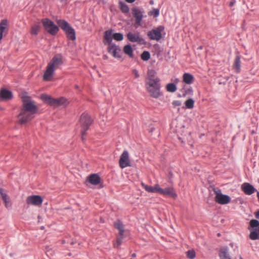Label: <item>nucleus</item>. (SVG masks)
I'll return each instance as SVG.
<instances>
[{"mask_svg": "<svg viewBox=\"0 0 259 259\" xmlns=\"http://www.w3.org/2000/svg\"><path fill=\"white\" fill-rule=\"evenodd\" d=\"M21 101L22 104L18 118L19 123L23 125L34 118L35 115L38 111V108L32 98L26 94L22 96Z\"/></svg>", "mask_w": 259, "mask_h": 259, "instance_id": "f257e3e1", "label": "nucleus"}, {"mask_svg": "<svg viewBox=\"0 0 259 259\" xmlns=\"http://www.w3.org/2000/svg\"><path fill=\"white\" fill-rule=\"evenodd\" d=\"M161 80L157 76L156 71L154 69H148L145 80L146 88L152 98L157 99L162 95L160 92Z\"/></svg>", "mask_w": 259, "mask_h": 259, "instance_id": "f03ea898", "label": "nucleus"}, {"mask_svg": "<svg viewBox=\"0 0 259 259\" xmlns=\"http://www.w3.org/2000/svg\"><path fill=\"white\" fill-rule=\"evenodd\" d=\"M63 63L62 56L61 54H57L54 56L47 66L44 75V80H49L53 75L55 70Z\"/></svg>", "mask_w": 259, "mask_h": 259, "instance_id": "7ed1b4c3", "label": "nucleus"}, {"mask_svg": "<svg viewBox=\"0 0 259 259\" xmlns=\"http://www.w3.org/2000/svg\"><path fill=\"white\" fill-rule=\"evenodd\" d=\"M58 26L64 31L68 39L75 40L76 38L74 29L64 19L57 20Z\"/></svg>", "mask_w": 259, "mask_h": 259, "instance_id": "20e7f679", "label": "nucleus"}, {"mask_svg": "<svg viewBox=\"0 0 259 259\" xmlns=\"http://www.w3.org/2000/svg\"><path fill=\"white\" fill-rule=\"evenodd\" d=\"M93 122L91 117L86 113H82L79 119V122L81 127V139L83 142L85 140L84 136L87 135V131L89 129Z\"/></svg>", "mask_w": 259, "mask_h": 259, "instance_id": "39448f33", "label": "nucleus"}, {"mask_svg": "<svg viewBox=\"0 0 259 259\" xmlns=\"http://www.w3.org/2000/svg\"><path fill=\"white\" fill-rule=\"evenodd\" d=\"M45 30L50 34L55 36L59 30V26L49 18L42 19L41 20Z\"/></svg>", "mask_w": 259, "mask_h": 259, "instance_id": "423d86ee", "label": "nucleus"}, {"mask_svg": "<svg viewBox=\"0 0 259 259\" xmlns=\"http://www.w3.org/2000/svg\"><path fill=\"white\" fill-rule=\"evenodd\" d=\"M114 226L118 231L116 241L114 245L115 247H118L122 244L123 239L127 232L124 229V226L120 220L115 221Z\"/></svg>", "mask_w": 259, "mask_h": 259, "instance_id": "0eeeda50", "label": "nucleus"}, {"mask_svg": "<svg viewBox=\"0 0 259 259\" xmlns=\"http://www.w3.org/2000/svg\"><path fill=\"white\" fill-rule=\"evenodd\" d=\"M113 30L110 29L105 31L104 35V44L105 45L113 44L112 43V39L116 41H121L123 39V34L121 33L116 32L112 34Z\"/></svg>", "mask_w": 259, "mask_h": 259, "instance_id": "6e6552de", "label": "nucleus"}, {"mask_svg": "<svg viewBox=\"0 0 259 259\" xmlns=\"http://www.w3.org/2000/svg\"><path fill=\"white\" fill-rule=\"evenodd\" d=\"M250 227L251 229L248 228L250 230L249 238L252 240L259 239V222L256 220H251L250 221Z\"/></svg>", "mask_w": 259, "mask_h": 259, "instance_id": "1a4fd4ad", "label": "nucleus"}, {"mask_svg": "<svg viewBox=\"0 0 259 259\" xmlns=\"http://www.w3.org/2000/svg\"><path fill=\"white\" fill-rule=\"evenodd\" d=\"M164 29V26L160 25L156 29H153L149 31L147 33V36L151 40L159 41L162 37L161 32L163 31Z\"/></svg>", "mask_w": 259, "mask_h": 259, "instance_id": "9d476101", "label": "nucleus"}, {"mask_svg": "<svg viewBox=\"0 0 259 259\" xmlns=\"http://www.w3.org/2000/svg\"><path fill=\"white\" fill-rule=\"evenodd\" d=\"M215 200L221 204H226L231 201V197L227 195L222 193L221 190L215 191Z\"/></svg>", "mask_w": 259, "mask_h": 259, "instance_id": "9b49d317", "label": "nucleus"}, {"mask_svg": "<svg viewBox=\"0 0 259 259\" xmlns=\"http://www.w3.org/2000/svg\"><path fill=\"white\" fill-rule=\"evenodd\" d=\"M126 36L127 39L132 42H137L138 44L141 45H145L146 44V40L140 36L139 33L135 34L130 32L127 33Z\"/></svg>", "mask_w": 259, "mask_h": 259, "instance_id": "f8f14e48", "label": "nucleus"}, {"mask_svg": "<svg viewBox=\"0 0 259 259\" xmlns=\"http://www.w3.org/2000/svg\"><path fill=\"white\" fill-rule=\"evenodd\" d=\"M119 163L120 167L122 168L131 166L129 154L127 150H124L121 154L120 157Z\"/></svg>", "mask_w": 259, "mask_h": 259, "instance_id": "ddd939ff", "label": "nucleus"}, {"mask_svg": "<svg viewBox=\"0 0 259 259\" xmlns=\"http://www.w3.org/2000/svg\"><path fill=\"white\" fill-rule=\"evenodd\" d=\"M43 202V198L40 195H31L27 197L26 202L29 205L40 206Z\"/></svg>", "mask_w": 259, "mask_h": 259, "instance_id": "4468645a", "label": "nucleus"}, {"mask_svg": "<svg viewBox=\"0 0 259 259\" xmlns=\"http://www.w3.org/2000/svg\"><path fill=\"white\" fill-rule=\"evenodd\" d=\"M108 52L109 53L112 54L114 58H121L122 57L120 48L115 44L109 45L108 47Z\"/></svg>", "mask_w": 259, "mask_h": 259, "instance_id": "2eb2a0df", "label": "nucleus"}, {"mask_svg": "<svg viewBox=\"0 0 259 259\" xmlns=\"http://www.w3.org/2000/svg\"><path fill=\"white\" fill-rule=\"evenodd\" d=\"M158 191V194H163L174 199L177 197V195L174 189L172 187H167L164 189L161 188L159 187Z\"/></svg>", "mask_w": 259, "mask_h": 259, "instance_id": "dca6fc26", "label": "nucleus"}, {"mask_svg": "<svg viewBox=\"0 0 259 259\" xmlns=\"http://www.w3.org/2000/svg\"><path fill=\"white\" fill-rule=\"evenodd\" d=\"M8 21L7 19H3L0 22V43L3 36H5L8 32Z\"/></svg>", "mask_w": 259, "mask_h": 259, "instance_id": "f3484780", "label": "nucleus"}, {"mask_svg": "<svg viewBox=\"0 0 259 259\" xmlns=\"http://www.w3.org/2000/svg\"><path fill=\"white\" fill-rule=\"evenodd\" d=\"M13 97L12 92L7 89H2L0 91V99L2 101H9Z\"/></svg>", "mask_w": 259, "mask_h": 259, "instance_id": "a211bd4d", "label": "nucleus"}, {"mask_svg": "<svg viewBox=\"0 0 259 259\" xmlns=\"http://www.w3.org/2000/svg\"><path fill=\"white\" fill-rule=\"evenodd\" d=\"M132 11L134 17L136 18V24L138 25H140L143 17V12L136 8H133Z\"/></svg>", "mask_w": 259, "mask_h": 259, "instance_id": "6ab92c4d", "label": "nucleus"}, {"mask_svg": "<svg viewBox=\"0 0 259 259\" xmlns=\"http://www.w3.org/2000/svg\"><path fill=\"white\" fill-rule=\"evenodd\" d=\"M241 189L245 194L251 195L256 189L250 184L248 183H244L241 185Z\"/></svg>", "mask_w": 259, "mask_h": 259, "instance_id": "aec40b11", "label": "nucleus"}, {"mask_svg": "<svg viewBox=\"0 0 259 259\" xmlns=\"http://www.w3.org/2000/svg\"><path fill=\"white\" fill-rule=\"evenodd\" d=\"M219 255L220 259H231L229 254V249L227 246L220 248Z\"/></svg>", "mask_w": 259, "mask_h": 259, "instance_id": "412c9836", "label": "nucleus"}, {"mask_svg": "<svg viewBox=\"0 0 259 259\" xmlns=\"http://www.w3.org/2000/svg\"><path fill=\"white\" fill-rule=\"evenodd\" d=\"M88 181L91 184L97 185L101 182V178L98 174H94L88 177Z\"/></svg>", "mask_w": 259, "mask_h": 259, "instance_id": "4be33fe9", "label": "nucleus"}, {"mask_svg": "<svg viewBox=\"0 0 259 259\" xmlns=\"http://www.w3.org/2000/svg\"><path fill=\"white\" fill-rule=\"evenodd\" d=\"M41 99L45 103L55 106V98H53L47 94H42L41 96Z\"/></svg>", "mask_w": 259, "mask_h": 259, "instance_id": "5701e85b", "label": "nucleus"}, {"mask_svg": "<svg viewBox=\"0 0 259 259\" xmlns=\"http://www.w3.org/2000/svg\"><path fill=\"white\" fill-rule=\"evenodd\" d=\"M194 80V76L189 73H185L183 75V80L186 84H192Z\"/></svg>", "mask_w": 259, "mask_h": 259, "instance_id": "b1692460", "label": "nucleus"}, {"mask_svg": "<svg viewBox=\"0 0 259 259\" xmlns=\"http://www.w3.org/2000/svg\"><path fill=\"white\" fill-rule=\"evenodd\" d=\"M142 186L145 189V190L150 193H158V190L159 188V186L158 184L155 185L154 187H152L151 186H148L144 183L142 184Z\"/></svg>", "mask_w": 259, "mask_h": 259, "instance_id": "393cba45", "label": "nucleus"}, {"mask_svg": "<svg viewBox=\"0 0 259 259\" xmlns=\"http://www.w3.org/2000/svg\"><path fill=\"white\" fill-rule=\"evenodd\" d=\"M68 103L69 102L65 98L60 97L59 98H55V106H66Z\"/></svg>", "mask_w": 259, "mask_h": 259, "instance_id": "a878e982", "label": "nucleus"}, {"mask_svg": "<svg viewBox=\"0 0 259 259\" xmlns=\"http://www.w3.org/2000/svg\"><path fill=\"white\" fill-rule=\"evenodd\" d=\"M0 195L5 203L6 206L8 208V207L11 205L10 202L9 201V197L7 194L4 192V189L2 188H0Z\"/></svg>", "mask_w": 259, "mask_h": 259, "instance_id": "bb28decb", "label": "nucleus"}, {"mask_svg": "<svg viewBox=\"0 0 259 259\" xmlns=\"http://www.w3.org/2000/svg\"><path fill=\"white\" fill-rule=\"evenodd\" d=\"M241 57L239 55H237L235 57V61L233 64L234 68L235 69L236 72L238 73L240 71L241 67Z\"/></svg>", "mask_w": 259, "mask_h": 259, "instance_id": "cd10ccee", "label": "nucleus"}, {"mask_svg": "<svg viewBox=\"0 0 259 259\" xmlns=\"http://www.w3.org/2000/svg\"><path fill=\"white\" fill-rule=\"evenodd\" d=\"M123 51L124 54L127 55L130 57L133 58V49L131 45L128 44L124 46Z\"/></svg>", "mask_w": 259, "mask_h": 259, "instance_id": "c85d7f7f", "label": "nucleus"}, {"mask_svg": "<svg viewBox=\"0 0 259 259\" xmlns=\"http://www.w3.org/2000/svg\"><path fill=\"white\" fill-rule=\"evenodd\" d=\"M40 25L39 23L35 24L31 26L30 33L33 35H37L40 29Z\"/></svg>", "mask_w": 259, "mask_h": 259, "instance_id": "c756f323", "label": "nucleus"}, {"mask_svg": "<svg viewBox=\"0 0 259 259\" xmlns=\"http://www.w3.org/2000/svg\"><path fill=\"white\" fill-rule=\"evenodd\" d=\"M119 6L121 11L124 14L128 13L130 11V9L128 6L123 2H119Z\"/></svg>", "mask_w": 259, "mask_h": 259, "instance_id": "7c9ffc66", "label": "nucleus"}, {"mask_svg": "<svg viewBox=\"0 0 259 259\" xmlns=\"http://www.w3.org/2000/svg\"><path fill=\"white\" fill-rule=\"evenodd\" d=\"M167 92L170 93H174L177 91V85L175 83H169L166 86Z\"/></svg>", "mask_w": 259, "mask_h": 259, "instance_id": "2f4dec72", "label": "nucleus"}, {"mask_svg": "<svg viewBox=\"0 0 259 259\" xmlns=\"http://www.w3.org/2000/svg\"><path fill=\"white\" fill-rule=\"evenodd\" d=\"M150 53L148 51H145L141 55V58L144 61H147L150 58Z\"/></svg>", "mask_w": 259, "mask_h": 259, "instance_id": "473e14b6", "label": "nucleus"}, {"mask_svg": "<svg viewBox=\"0 0 259 259\" xmlns=\"http://www.w3.org/2000/svg\"><path fill=\"white\" fill-rule=\"evenodd\" d=\"M185 104L188 109H192L194 107V101L191 98L185 101Z\"/></svg>", "mask_w": 259, "mask_h": 259, "instance_id": "72a5a7b5", "label": "nucleus"}, {"mask_svg": "<svg viewBox=\"0 0 259 259\" xmlns=\"http://www.w3.org/2000/svg\"><path fill=\"white\" fill-rule=\"evenodd\" d=\"M187 256L190 259H193L195 257V252L192 250H189L187 252Z\"/></svg>", "mask_w": 259, "mask_h": 259, "instance_id": "f704fd0d", "label": "nucleus"}, {"mask_svg": "<svg viewBox=\"0 0 259 259\" xmlns=\"http://www.w3.org/2000/svg\"><path fill=\"white\" fill-rule=\"evenodd\" d=\"M149 15H153L154 17H157L159 15V10L158 9H153L152 11L149 13Z\"/></svg>", "mask_w": 259, "mask_h": 259, "instance_id": "c9c22d12", "label": "nucleus"}, {"mask_svg": "<svg viewBox=\"0 0 259 259\" xmlns=\"http://www.w3.org/2000/svg\"><path fill=\"white\" fill-rule=\"evenodd\" d=\"M181 104V102L179 100L174 101L172 103V105L174 107H176L177 106H180Z\"/></svg>", "mask_w": 259, "mask_h": 259, "instance_id": "e433bc0d", "label": "nucleus"}, {"mask_svg": "<svg viewBox=\"0 0 259 259\" xmlns=\"http://www.w3.org/2000/svg\"><path fill=\"white\" fill-rule=\"evenodd\" d=\"M132 72L134 74L135 77L136 78L139 77L140 75L139 74L138 71L136 69H133L132 70Z\"/></svg>", "mask_w": 259, "mask_h": 259, "instance_id": "4c0bfd02", "label": "nucleus"}, {"mask_svg": "<svg viewBox=\"0 0 259 259\" xmlns=\"http://www.w3.org/2000/svg\"><path fill=\"white\" fill-rule=\"evenodd\" d=\"M192 91H193V90H192V88H189V89H188L186 90L185 91V93H184V94H183V97L186 96V95L189 94H190V93H192Z\"/></svg>", "mask_w": 259, "mask_h": 259, "instance_id": "58836bf2", "label": "nucleus"}, {"mask_svg": "<svg viewBox=\"0 0 259 259\" xmlns=\"http://www.w3.org/2000/svg\"><path fill=\"white\" fill-rule=\"evenodd\" d=\"M235 3H236L235 0H232L229 4V6L231 7H232L233 6H234V5L235 4Z\"/></svg>", "mask_w": 259, "mask_h": 259, "instance_id": "ea45409f", "label": "nucleus"}, {"mask_svg": "<svg viewBox=\"0 0 259 259\" xmlns=\"http://www.w3.org/2000/svg\"><path fill=\"white\" fill-rule=\"evenodd\" d=\"M239 202H240V203L241 204H243V205H245V206L247 205V202H243V201L241 199L239 200Z\"/></svg>", "mask_w": 259, "mask_h": 259, "instance_id": "a19ab883", "label": "nucleus"}, {"mask_svg": "<svg viewBox=\"0 0 259 259\" xmlns=\"http://www.w3.org/2000/svg\"><path fill=\"white\" fill-rule=\"evenodd\" d=\"M255 215L257 219H259V211H256Z\"/></svg>", "mask_w": 259, "mask_h": 259, "instance_id": "79ce46f5", "label": "nucleus"}, {"mask_svg": "<svg viewBox=\"0 0 259 259\" xmlns=\"http://www.w3.org/2000/svg\"><path fill=\"white\" fill-rule=\"evenodd\" d=\"M136 0H125V1L128 3H134Z\"/></svg>", "mask_w": 259, "mask_h": 259, "instance_id": "37998d69", "label": "nucleus"}, {"mask_svg": "<svg viewBox=\"0 0 259 259\" xmlns=\"http://www.w3.org/2000/svg\"><path fill=\"white\" fill-rule=\"evenodd\" d=\"M103 58L104 60H107V59H108V57L106 55H104L103 56Z\"/></svg>", "mask_w": 259, "mask_h": 259, "instance_id": "c03bdc74", "label": "nucleus"}, {"mask_svg": "<svg viewBox=\"0 0 259 259\" xmlns=\"http://www.w3.org/2000/svg\"><path fill=\"white\" fill-rule=\"evenodd\" d=\"M136 256V254L135 253H133V254H132V257H135Z\"/></svg>", "mask_w": 259, "mask_h": 259, "instance_id": "a18cd8bd", "label": "nucleus"}, {"mask_svg": "<svg viewBox=\"0 0 259 259\" xmlns=\"http://www.w3.org/2000/svg\"><path fill=\"white\" fill-rule=\"evenodd\" d=\"M178 81H179V79L176 78V79H175V82H176V83H178Z\"/></svg>", "mask_w": 259, "mask_h": 259, "instance_id": "49530a36", "label": "nucleus"}, {"mask_svg": "<svg viewBox=\"0 0 259 259\" xmlns=\"http://www.w3.org/2000/svg\"><path fill=\"white\" fill-rule=\"evenodd\" d=\"M202 48H203V47H202V46H200V47H199V48H198V49H200V50L202 49Z\"/></svg>", "mask_w": 259, "mask_h": 259, "instance_id": "de8ad7c7", "label": "nucleus"}, {"mask_svg": "<svg viewBox=\"0 0 259 259\" xmlns=\"http://www.w3.org/2000/svg\"><path fill=\"white\" fill-rule=\"evenodd\" d=\"M153 1H151L150 2V4H153Z\"/></svg>", "mask_w": 259, "mask_h": 259, "instance_id": "09e8293b", "label": "nucleus"}, {"mask_svg": "<svg viewBox=\"0 0 259 259\" xmlns=\"http://www.w3.org/2000/svg\"><path fill=\"white\" fill-rule=\"evenodd\" d=\"M75 88H76V89H78V88H79V87H78V85H75Z\"/></svg>", "mask_w": 259, "mask_h": 259, "instance_id": "8fccbe9b", "label": "nucleus"}, {"mask_svg": "<svg viewBox=\"0 0 259 259\" xmlns=\"http://www.w3.org/2000/svg\"><path fill=\"white\" fill-rule=\"evenodd\" d=\"M254 134V131H252L251 132V134Z\"/></svg>", "mask_w": 259, "mask_h": 259, "instance_id": "3c124183", "label": "nucleus"}, {"mask_svg": "<svg viewBox=\"0 0 259 259\" xmlns=\"http://www.w3.org/2000/svg\"><path fill=\"white\" fill-rule=\"evenodd\" d=\"M239 259H243V258L242 257V256H239Z\"/></svg>", "mask_w": 259, "mask_h": 259, "instance_id": "603ef678", "label": "nucleus"}, {"mask_svg": "<svg viewBox=\"0 0 259 259\" xmlns=\"http://www.w3.org/2000/svg\"><path fill=\"white\" fill-rule=\"evenodd\" d=\"M67 0H61V2H64V1H66Z\"/></svg>", "mask_w": 259, "mask_h": 259, "instance_id": "864d4df0", "label": "nucleus"}, {"mask_svg": "<svg viewBox=\"0 0 259 259\" xmlns=\"http://www.w3.org/2000/svg\"><path fill=\"white\" fill-rule=\"evenodd\" d=\"M41 229H44V227H43V226H42V227H41Z\"/></svg>", "mask_w": 259, "mask_h": 259, "instance_id": "5fc2aeb1", "label": "nucleus"}, {"mask_svg": "<svg viewBox=\"0 0 259 259\" xmlns=\"http://www.w3.org/2000/svg\"><path fill=\"white\" fill-rule=\"evenodd\" d=\"M242 208H244V209L245 208V206H244V205H243V206H242Z\"/></svg>", "mask_w": 259, "mask_h": 259, "instance_id": "6e6d98bb", "label": "nucleus"}, {"mask_svg": "<svg viewBox=\"0 0 259 259\" xmlns=\"http://www.w3.org/2000/svg\"><path fill=\"white\" fill-rule=\"evenodd\" d=\"M45 204H46V205H47V204H48V202H46V203H45Z\"/></svg>", "mask_w": 259, "mask_h": 259, "instance_id": "4d7b16f0", "label": "nucleus"}]
</instances>
